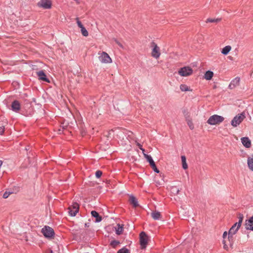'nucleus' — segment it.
Masks as SVG:
<instances>
[{
    "mask_svg": "<svg viewBox=\"0 0 253 253\" xmlns=\"http://www.w3.org/2000/svg\"><path fill=\"white\" fill-rule=\"evenodd\" d=\"M195 229L194 228L192 229V233H193Z\"/></svg>",
    "mask_w": 253,
    "mask_h": 253,
    "instance_id": "obj_41",
    "label": "nucleus"
},
{
    "mask_svg": "<svg viewBox=\"0 0 253 253\" xmlns=\"http://www.w3.org/2000/svg\"><path fill=\"white\" fill-rule=\"evenodd\" d=\"M240 79L239 77H236L230 83L228 88L232 89L239 85Z\"/></svg>",
    "mask_w": 253,
    "mask_h": 253,
    "instance_id": "obj_15",
    "label": "nucleus"
},
{
    "mask_svg": "<svg viewBox=\"0 0 253 253\" xmlns=\"http://www.w3.org/2000/svg\"><path fill=\"white\" fill-rule=\"evenodd\" d=\"M183 113L184 115V116L185 117H188V118H190V116H189V113L187 111V110H184L183 111Z\"/></svg>",
    "mask_w": 253,
    "mask_h": 253,
    "instance_id": "obj_36",
    "label": "nucleus"
},
{
    "mask_svg": "<svg viewBox=\"0 0 253 253\" xmlns=\"http://www.w3.org/2000/svg\"><path fill=\"white\" fill-rule=\"evenodd\" d=\"M151 216L154 220H159L161 217V213L157 211H153L151 213Z\"/></svg>",
    "mask_w": 253,
    "mask_h": 253,
    "instance_id": "obj_22",
    "label": "nucleus"
},
{
    "mask_svg": "<svg viewBox=\"0 0 253 253\" xmlns=\"http://www.w3.org/2000/svg\"><path fill=\"white\" fill-rule=\"evenodd\" d=\"M213 76V73L212 71H208L205 73V74L204 75V78L207 80H210L211 79Z\"/></svg>",
    "mask_w": 253,
    "mask_h": 253,
    "instance_id": "obj_23",
    "label": "nucleus"
},
{
    "mask_svg": "<svg viewBox=\"0 0 253 253\" xmlns=\"http://www.w3.org/2000/svg\"><path fill=\"white\" fill-rule=\"evenodd\" d=\"M117 253H130V252L128 249L125 247H124L122 249L119 250Z\"/></svg>",
    "mask_w": 253,
    "mask_h": 253,
    "instance_id": "obj_32",
    "label": "nucleus"
},
{
    "mask_svg": "<svg viewBox=\"0 0 253 253\" xmlns=\"http://www.w3.org/2000/svg\"><path fill=\"white\" fill-rule=\"evenodd\" d=\"M76 20L77 21V23L78 24V26L79 28L81 29V27H84V25L82 24L81 22L79 20V18L78 17H77L76 18Z\"/></svg>",
    "mask_w": 253,
    "mask_h": 253,
    "instance_id": "obj_33",
    "label": "nucleus"
},
{
    "mask_svg": "<svg viewBox=\"0 0 253 253\" xmlns=\"http://www.w3.org/2000/svg\"><path fill=\"white\" fill-rule=\"evenodd\" d=\"M144 157L147 159L153 170L156 173H159L160 171L157 169L155 162L151 156L144 153Z\"/></svg>",
    "mask_w": 253,
    "mask_h": 253,
    "instance_id": "obj_9",
    "label": "nucleus"
},
{
    "mask_svg": "<svg viewBox=\"0 0 253 253\" xmlns=\"http://www.w3.org/2000/svg\"><path fill=\"white\" fill-rule=\"evenodd\" d=\"M137 145L138 146L139 148L142 150L143 153L145 151V150L142 148V146L139 143L137 144Z\"/></svg>",
    "mask_w": 253,
    "mask_h": 253,
    "instance_id": "obj_38",
    "label": "nucleus"
},
{
    "mask_svg": "<svg viewBox=\"0 0 253 253\" xmlns=\"http://www.w3.org/2000/svg\"><path fill=\"white\" fill-rule=\"evenodd\" d=\"M116 233L118 235H121L124 229V225L120 224H117L116 226L115 227Z\"/></svg>",
    "mask_w": 253,
    "mask_h": 253,
    "instance_id": "obj_20",
    "label": "nucleus"
},
{
    "mask_svg": "<svg viewBox=\"0 0 253 253\" xmlns=\"http://www.w3.org/2000/svg\"><path fill=\"white\" fill-rule=\"evenodd\" d=\"M37 75L40 80L44 81L46 83H50L49 80L47 78H46V76L43 71L41 70L39 72H37Z\"/></svg>",
    "mask_w": 253,
    "mask_h": 253,
    "instance_id": "obj_13",
    "label": "nucleus"
},
{
    "mask_svg": "<svg viewBox=\"0 0 253 253\" xmlns=\"http://www.w3.org/2000/svg\"><path fill=\"white\" fill-rule=\"evenodd\" d=\"M139 244L140 246V249L141 250H145L148 245L149 241V238H139Z\"/></svg>",
    "mask_w": 253,
    "mask_h": 253,
    "instance_id": "obj_17",
    "label": "nucleus"
},
{
    "mask_svg": "<svg viewBox=\"0 0 253 253\" xmlns=\"http://www.w3.org/2000/svg\"><path fill=\"white\" fill-rule=\"evenodd\" d=\"M151 47L152 48L151 55L154 58L158 59L161 55L160 47L154 42L151 43Z\"/></svg>",
    "mask_w": 253,
    "mask_h": 253,
    "instance_id": "obj_4",
    "label": "nucleus"
},
{
    "mask_svg": "<svg viewBox=\"0 0 253 253\" xmlns=\"http://www.w3.org/2000/svg\"><path fill=\"white\" fill-rule=\"evenodd\" d=\"M37 5L39 7L49 9L52 7V1L51 0H41Z\"/></svg>",
    "mask_w": 253,
    "mask_h": 253,
    "instance_id": "obj_5",
    "label": "nucleus"
},
{
    "mask_svg": "<svg viewBox=\"0 0 253 253\" xmlns=\"http://www.w3.org/2000/svg\"><path fill=\"white\" fill-rule=\"evenodd\" d=\"M99 60L104 63H110L112 62V59L109 55L105 52H102L101 55L99 57Z\"/></svg>",
    "mask_w": 253,
    "mask_h": 253,
    "instance_id": "obj_11",
    "label": "nucleus"
},
{
    "mask_svg": "<svg viewBox=\"0 0 253 253\" xmlns=\"http://www.w3.org/2000/svg\"><path fill=\"white\" fill-rule=\"evenodd\" d=\"M8 121L3 117H0V135H2L5 131V126H7Z\"/></svg>",
    "mask_w": 253,
    "mask_h": 253,
    "instance_id": "obj_12",
    "label": "nucleus"
},
{
    "mask_svg": "<svg viewBox=\"0 0 253 253\" xmlns=\"http://www.w3.org/2000/svg\"><path fill=\"white\" fill-rule=\"evenodd\" d=\"M238 218L239 219L238 222H236L235 224H234V225H233L229 229L228 231V237H232L234 235H235L237 233V232L238 231L239 229L241 227L244 219L243 214L242 213H239L238 215Z\"/></svg>",
    "mask_w": 253,
    "mask_h": 253,
    "instance_id": "obj_1",
    "label": "nucleus"
},
{
    "mask_svg": "<svg viewBox=\"0 0 253 253\" xmlns=\"http://www.w3.org/2000/svg\"><path fill=\"white\" fill-rule=\"evenodd\" d=\"M91 214L92 216L95 218V222H98L101 221L102 217L99 215V213L97 211H92L91 212Z\"/></svg>",
    "mask_w": 253,
    "mask_h": 253,
    "instance_id": "obj_21",
    "label": "nucleus"
},
{
    "mask_svg": "<svg viewBox=\"0 0 253 253\" xmlns=\"http://www.w3.org/2000/svg\"><path fill=\"white\" fill-rule=\"evenodd\" d=\"M11 193H10V192H8L6 191V192H5L4 193V194H3V196H2V197H3V198L4 199H6V198H8V196H9V195H10Z\"/></svg>",
    "mask_w": 253,
    "mask_h": 253,
    "instance_id": "obj_35",
    "label": "nucleus"
},
{
    "mask_svg": "<svg viewBox=\"0 0 253 253\" xmlns=\"http://www.w3.org/2000/svg\"><path fill=\"white\" fill-rule=\"evenodd\" d=\"M231 49V47L230 45L225 46L221 50L222 54L227 55Z\"/></svg>",
    "mask_w": 253,
    "mask_h": 253,
    "instance_id": "obj_24",
    "label": "nucleus"
},
{
    "mask_svg": "<svg viewBox=\"0 0 253 253\" xmlns=\"http://www.w3.org/2000/svg\"><path fill=\"white\" fill-rule=\"evenodd\" d=\"M139 237H148L147 236L145 232L142 231L140 233Z\"/></svg>",
    "mask_w": 253,
    "mask_h": 253,
    "instance_id": "obj_37",
    "label": "nucleus"
},
{
    "mask_svg": "<svg viewBox=\"0 0 253 253\" xmlns=\"http://www.w3.org/2000/svg\"><path fill=\"white\" fill-rule=\"evenodd\" d=\"M50 253H53L52 251H51V250L50 251Z\"/></svg>",
    "mask_w": 253,
    "mask_h": 253,
    "instance_id": "obj_43",
    "label": "nucleus"
},
{
    "mask_svg": "<svg viewBox=\"0 0 253 253\" xmlns=\"http://www.w3.org/2000/svg\"><path fill=\"white\" fill-rule=\"evenodd\" d=\"M120 244V242L117 240H113L111 242L110 245L112 246V248H116L119 244Z\"/></svg>",
    "mask_w": 253,
    "mask_h": 253,
    "instance_id": "obj_29",
    "label": "nucleus"
},
{
    "mask_svg": "<svg viewBox=\"0 0 253 253\" xmlns=\"http://www.w3.org/2000/svg\"><path fill=\"white\" fill-rule=\"evenodd\" d=\"M102 174V172L101 170H98L95 172V176L97 178H100Z\"/></svg>",
    "mask_w": 253,
    "mask_h": 253,
    "instance_id": "obj_34",
    "label": "nucleus"
},
{
    "mask_svg": "<svg viewBox=\"0 0 253 253\" xmlns=\"http://www.w3.org/2000/svg\"><path fill=\"white\" fill-rule=\"evenodd\" d=\"M81 33L84 36V37L88 36V33L87 31L86 30V29L84 28V27H81Z\"/></svg>",
    "mask_w": 253,
    "mask_h": 253,
    "instance_id": "obj_31",
    "label": "nucleus"
},
{
    "mask_svg": "<svg viewBox=\"0 0 253 253\" xmlns=\"http://www.w3.org/2000/svg\"><path fill=\"white\" fill-rule=\"evenodd\" d=\"M180 88L182 91H187L189 90V87L184 84H182L180 86Z\"/></svg>",
    "mask_w": 253,
    "mask_h": 253,
    "instance_id": "obj_30",
    "label": "nucleus"
},
{
    "mask_svg": "<svg viewBox=\"0 0 253 253\" xmlns=\"http://www.w3.org/2000/svg\"><path fill=\"white\" fill-rule=\"evenodd\" d=\"M69 213L72 216H75L79 211V205L75 202L68 208Z\"/></svg>",
    "mask_w": 253,
    "mask_h": 253,
    "instance_id": "obj_6",
    "label": "nucleus"
},
{
    "mask_svg": "<svg viewBox=\"0 0 253 253\" xmlns=\"http://www.w3.org/2000/svg\"><path fill=\"white\" fill-rule=\"evenodd\" d=\"M248 166L249 169L253 171V158H248Z\"/></svg>",
    "mask_w": 253,
    "mask_h": 253,
    "instance_id": "obj_26",
    "label": "nucleus"
},
{
    "mask_svg": "<svg viewBox=\"0 0 253 253\" xmlns=\"http://www.w3.org/2000/svg\"><path fill=\"white\" fill-rule=\"evenodd\" d=\"M193 73V69L189 67L186 66L181 68L178 71V74L183 77H186L191 75Z\"/></svg>",
    "mask_w": 253,
    "mask_h": 253,
    "instance_id": "obj_7",
    "label": "nucleus"
},
{
    "mask_svg": "<svg viewBox=\"0 0 253 253\" xmlns=\"http://www.w3.org/2000/svg\"><path fill=\"white\" fill-rule=\"evenodd\" d=\"M224 118L221 116L213 115L211 116L207 121V123L210 125H219L222 123Z\"/></svg>",
    "mask_w": 253,
    "mask_h": 253,
    "instance_id": "obj_2",
    "label": "nucleus"
},
{
    "mask_svg": "<svg viewBox=\"0 0 253 253\" xmlns=\"http://www.w3.org/2000/svg\"><path fill=\"white\" fill-rule=\"evenodd\" d=\"M12 110L13 111L17 112L20 109V104L17 100H14L12 102L11 104Z\"/></svg>",
    "mask_w": 253,
    "mask_h": 253,
    "instance_id": "obj_18",
    "label": "nucleus"
},
{
    "mask_svg": "<svg viewBox=\"0 0 253 253\" xmlns=\"http://www.w3.org/2000/svg\"><path fill=\"white\" fill-rule=\"evenodd\" d=\"M221 21L220 18H208L206 22V23H218Z\"/></svg>",
    "mask_w": 253,
    "mask_h": 253,
    "instance_id": "obj_28",
    "label": "nucleus"
},
{
    "mask_svg": "<svg viewBox=\"0 0 253 253\" xmlns=\"http://www.w3.org/2000/svg\"><path fill=\"white\" fill-rule=\"evenodd\" d=\"M245 226L247 230L253 231V215L249 219L246 220Z\"/></svg>",
    "mask_w": 253,
    "mask_h": 253,
    "instance_id": "obj_14",
    "label": "nucleus"
},
{
    "mask_svg": "<svg viewBox=\"0 0 253 253\" xmlns=\"http://www.w3.org/2000/svg\"><path fill=\"white\" fill-rule=\"evenodd\" d=\"M44 237H53L55 232L53 229L48 226H44L41 231Z\"/></svg>",
    "mask_w": 253,
    "mask_h": 253,
    "instance_id": "obj_3",
    "label": "nucleus"
},
{
    "mask_svg": "<svg viewBox=\"0 0 253 253\" xmlns=\"http://www.w3.org/2000/svg\"><path fill=\"white\" fill-rule=\"evenodd\" d=\"M115 41L116 43L118 44L119 46H120L122 48H123V46L122 44H121L118 41H117L116 39H115Z\"/></svg>",
    "mask_w": 253,
    "mask_h": 253,
    "instance_id": "obj_39",
    "label": "nucleus"
},
{
    "mask_svg": "<svg viewBox=\"0 0 253 253\" xmlns=\"http://www.w3.org/2000/svg\"><path fill=\"white\" fill-rule=\"evenodd\" d=\"M234 238H223L222 243L225 250H228L229 248H232Z\"/></svg>",
    "mask_w": 253,
    "mask_h": 253,
    "instance_id": "obj_10",
    "label": "nucleus"
},
{
    "mask_svg": "<svg viewBox=\"0 0 253 253\" xmlns=\"http://www.w3.org/2000/svg\"><path fill=\"white\" fill-rule=\"evenodd\" d=\"M245 118V116L243 113L236 116L231 121L232 126L234 127L237 126L243 121Z\"/></svg>",
    "mask_w": 253,
    "mask_h": 253,
    "instance_id": "obj_8",
    "label": "nucleus"
},
{
    "mask_svg": "<svg viewBox=\"0 0 253 253\" xmlns=\"http://www.w3.org/2000/svg\"><path fill=\"white\" fill-rule=\"evenodd\" d=\"M179 192V190H177V193H178Z\"/></svg>",
    "mask_w": 253,
    "mask_h": 253,
    "instance_id": "obj_44",
    "label": "nucleus"
},
{
    "mask_svg": "<svg viewBox=\"0 0 253 253\" xmlns=\"http://www.w3.org/2000/svg\"><path fill=\"white\" fill-rule=\"evenodd\" d=\"M85 226H87V227H88V226H89V225H88V224H87V223H85Z\"/></svg>",
    "mask_w": 253,
    "mask_h": 253,
    "instance_id": "obj_42",
    "label": "nucleus"
},
{
    "mask_svg": "<svg viewBox=\"0 0 253 253\" xmlns=\"http://www.w3.org/2000/svg\"><path fill=\"white\" fill-rule=\"evenodd\" d=\"M227 234H228V233H227V231L224 232V233H223L222 237H226V236L227 235Z\"/></svg>",
    "mask_w": 253,
    "mask_h": 253,
    "instance_id": "obj_40",
    "label": "nucleus"
},
{
    "mask_svg": "<svg viewBox=\"0 0 253 253\" xmlns=\"http://www.w3.org/2000/svg\"><path fill=\"white\" fill-rule=\"evenodd\" d=\"M181 161L183 169H186L188 168V165L186 163V159L185 156H181Z\"/></svg>",
    "mask_w": 253,
    "mask_h": 253,
    "instance_id": "obj_25",
    "label": "nucleus"
},
{
    "mask_svg": "<svg viewBox=\"0 0 253 253\" xmlns=\"http://www.w3.org/2000/svg\"><path fill=\"white\" fill-rule=\"evenodd\" d=\"M186 120L189 128L192 130L193 129L194 127L192 121V119L190 118H188V117H186Z\"/></svg>",
    "mask_w": 253,
    "mask_h": 253,
    "instance_id": "obj_27",
    "label": "nucleus"
},
{
    "mask_svg": "<svg viewBox=\"0 0 253 253\" xmlns=\"http://www.w3.org/2000/svg\"><path fill=\"white\" fill-rule=\"evenodd\" d=\"M242 143L246 148H250L251 146V142L248 137H244L241 138Z\"/></svg>",
    "mask_w": 253,
    "mask_h": 253,
    "instance_id": "obj_19",
    "label": "nucleus"
},
{
    "mask_svg": "<svg viewBox=\"0 0 253 253\" xmlns=\"http://www.w3.org/2000/svg\"><path fill=\"white\" fill-rule=\"evenodd\" d=\"M129 202L130 205L134 208L138 207L139 205L138 204L137 199L133 195L129 196Z\"/></svg>",
    "mask_w": 253,
    "mask_h": 253,
    "instance_id": "obj_16",
    "label": "nucleus"
}]
</instances>
